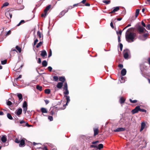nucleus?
<instances>
[{
    "label": "nucleus",
    "mask_w": 150,
    "mask_h": 150,
    "mask_svg": "<svg viewBox=\"0 0 150 150\" xmlns=\"http://www.w3.org/2000/svg\"><path fill=\"white\" fill-rule=\"evenodd\" d=\"M134 28H131L128 29L127 32H129L128 33H126L125 37L126 40L129 42H133L134 38L136 35V34L133 32L134 31Z\"/></svg>",
    "instance_id": "nucleus-1"
},
{
    "label": "nucleus",
    "mask_w": 150,
    "mask_h": 150,
    "mask_svg": "<svg viewBox=\"0 0 150 150\" xmlns=\"http://www.w3.org/2000/svg\"><path fill=\"white\" fill-rule=\"evenodd\" d=\"M25 139H19V138H16L14 142L17 143H19V146L20 147H23L25 146Z\"/></svg>",
    "instance_id": "nucleus-2"
},
{
    "label": "nucleus",
    "mask_w": 150,
    "mask_h": 150,
    "mask_svg": "<svg viewBox=\"0 0 150 150\" xmlns=\"http://www.w3.org/2000/svg\"><path fill=\"white\" fill-rule=\"evenodd\" d=\"M136 29L137 31L140 34L145 33L146 32H148V31L140 25L138 26L137 27Z\"/></svg>",
    "instance_id": "nucleus-3"
},
{
    "label": "nucleus",
    "mask_w": 150,
    "mask_h": 150,
    "mask_svg": "<svg viewBox=\"0 0 150 150\" xmlns=\"http://www.w3.org/2000/svg\"><path fill=\"white\" fill-rule=\"evenodd\" d=\"M130 53L129 50L127 49L124 50L123 52V56L125 59H127L129 56V54Z\"/></svg>",
    "instance_id": "nucleus-4"
},
{
    "label": "nucleus",
    "mask_w": 150,
    "mask_h": 150,
    "mask_svg": "<svg viewBox=\"0 0 150 150\" xmlns=\"http://www.w3.org/2000/svg\"><path fill=\"white\" fill-rule=\"evenodd\" d=\"M103 145L101 144H99L98 146L96 145H91L90 146V147L91 148H96L99 150H101L103 148Z\"/></svg>",
    "instance_id": "nucleus-5"
},
{
    "label": "nucleus",
    "mask_w": 150,
    "mask_h": 150,
    "mask_svg": "<svg viewBox=\"0 0 150 150\" xmlns=\"http://www.w3.org/2000/svg\"><path fill=\"white\" fill-rule=\"evenodd\" d=\"M63 88L64 90L65 91L64 92V94L65 95H68L69 94V92L68 90L67 84V82L64 83Z\"/></svg>",
    "instance_id": "nucleus-6"
},
{
    "label": "nucleus",
    "mask_w": 150,
    "mask_h": 150,
    "mask_svg": "<svg viewBox=\"0 0 150 150\" xmlns=\"http://www.w3.org/2000/svg\"><path fill=\"white\" fill-rule=\"evenodd\" d=\"M140 109V106H137L134 109L132 110V114H134L138 113Z\"/></svg>",
    "instance_id": "nucleus-7"
},
{
    "label": "nucleus",
    "mask_w": 150,
    "mask_h": 150,
    "mask_svg": "<svg viewBox=\"0 0 150 150\" xmlns=\"http://www.w3.org/2000/svg\"><path fill=\"white\" fill-rule=\"evenodd\" d=\"M41 54V55L43 59H45L46 58L45 57L47 56V54L46 51L45 50L42 51Z\"/></svg>",
    "instance_id": "nucleus-8"
},
{
    "label": "nucleus",
    "mask_w": 150,
    "mask_h": 150,
    "mask_svg": "<svg viewBox=\"0 0 150 150\" xmlns=\"http://www.w3.org/2000/svg\"><path fill=\"white\" fill-rule=\"evenodd\" d=\"M93 130L94 131V136H95L99 133V131L98 127L96 128H93Z\"/></svg>",
    "instance_id": "nucleus-9"
},
{
    "label": "nucleus",
    "mask_w": 150,
    "mask_h": 150,
    "mask_svg": "<svg viewBox=\"0 0 150 150\" xmlns=\"http://www.w3.org/2000/svg\"><path fill=\"white\" fill-rule=\"evenodd\" d=\"M125 130V128L122 127L118 128L117 129H114V131L115 132H118L124 131Z\"/></svg>",
    "instance_id": "nucleus-10"
},
{
    "label": "nucleus",
    "mask_w": 150,
    "mask_h": 150,
    "mask_svg": "<svg viewBox=\"0 0 150 150\" xmlns=\"http://www.w3.org/2000/svg\"><path fill=\"white\" fill-rule=\"evenodd\" d=\"M120 9L119 7L117 6L114 8L113 10L110 12L109 13H112L115 12L116 11H118Z\"/></svg>",
    "instance_id": "nucleus-11"
},
{
    "label": "nucleus",
    "mask_w": 150,
    "mask_h": 150,
    "mask_svg": "<svg viewBox=\"0 0 150 150\" xmlns=\"http://www.w3.org/2000/svg\"><path fill=\"white\" fill-rule=\"evenodd\" d=\"M59 81H61V82L63 83L66 81V79L64 76H60L59 78Z\"/></svg>",
    "instance_id": "nucleus-12"
},
{
    "label": "nucleus",
    "mask_w": 150,
    "mask_h": 150,
    "mask_svg": "<svg viewBox=\"0 0 150 150\" xmlns=\"http://www.w3.org/2000/svg\"><path fill=\"white\" fill-rule=\"evenodd\" d=\"M63 86V83L61 82L58 83L56 86L59 89L61 88Z\"/></svg>",
    "instance_id": "nucleus-13"
},
{
    "label": "nucleus",
    "mask_w": 150,
    "mask_h": 150,
    "mask_svg": "<svg viewBox=\"0 0 150 150\" xmlns=\"http://www.w3.org/2000/svg\"><path fill=\"white\" fill-rule=\"evenodd\" d=\"M68 10V9L67 10H64L62 11L60 13L59 16L60 17H62L64 15L65 13L67 12Z\"/></svg>",
    "instance_id": "nucleus-14"
},
{
    "label": "nucleus",
    "mask_w": 150,
    "mask_h": 150,
    "mask_svg": "<svg viewBox=\"0 0 150 150\" xmlns=\"http://www.w3.org/2000/svg\"><path fill=\"white\" fill-rule=\"evenodd\" d=\"M17 96L18 98L19 101H20V102H21L23 100L22 95V94L21 93H18L17 94Z\"/></svg>",
    "instance_id": "nucleus-15"
},
{
    "label": "nucleus",
    "mask_w": 150,
    "mask_h": 150,
    "mask_svg": "<svg viewBox=\"0 0 150 150\" xmlns=\"http://www.w3.org/2000/svg\"><path fill=\"white\" fill-rule=\"evenodd\" d=\"M51 5H49L48 6H47L45 9L44 11V13H47L48 11L49 10V9L51 7Z\"/></svg>",
    "instance_id": "nucleus-16"
},
{
    "label": "nucleus",
    "mask_w": 150,
    "mask_h": 150,
    "mask_svg": "<svg viewBox=\"0 0 150 150\" xmlns=\"http://www.w3.org/2000/svg\"><path fill=\"white\" fill-rule=\"evenodd\" d=\"M126 70L125 69H123L121 70V74L123 76H124L126 74Z\"/></svg>",
    "instance_id": "nucleus-17"
},
{
    "label": "nucleus",
    "mask_w": 150,
    "mask_h": 150,
    "mask_svg": "<svg viewBox=\"0 0 150 150\" xmlns=\"http://www.w3.org/2000/svg\"><path fill=\"white\" fill-rule=\"evenodd\" d=\"M22 112V109L21 108H19L17 110L16 112V114L18 115H21Z\"/></svg>",
    "instance_id": "nucleus-18"
},
{
    "label": "nucleus",
    "mask_w": 150,
    "mask_h": 150,
    "mask_svg": "<svg viewBox=\"0 0 150 150\" xmlns=\"http://www.w3.org/2000/svg\"><path fill=\"white\" fill-rule=\"evenodd\" d=\"M1 140L2 142H5L7 141L6 137L5 135L3 136L1 138Z\"/></svg>",
    "instance_id": "nucleus-19"
},
{
    "label": "nucleus",
    "mask_w": 150,
    "mask_h": 150,
    "mask_svg": "<svg viewBox=\"0 0 150 150\" xmlns=\"http://www.w3.org/2000/svg\"><path fill=\"white\" fill-rule=\"evenodd\" d=\"M65 97H66V98L67 100L66 105H67L68 103L70 101V97L69 96L67 95H65Z\"/></svg>",
    "instance_id": "nucleus-20"
},
{
    "label": "nucleus",
    "mask_w": 150,
    "mask_h": 150,
    "mask_svg": "<svg viewBox=\"0 0 150 150\" xmlns=\"http://www.w3.org/2000/svg\"><path fill=\"white\" fill-rule=\"evenodd\" d=\"M40 110L42 113H47V109L44 108H42Z\"/></svg>",
    "instance_id": "nucleus-21"
},
{
    "label": "nucleus",
    "mask_w": 150,
    "mask_h": 150,
    "mask_svg": "<svg viewBox=\"0 0 150 150\" xmlns=\"http://www.w3.org/2000/svg\"><path fill=\"white\" fill-rule=\"evenodd\" d=\"M145 126V124L144 122H142L141 124V128L140 130V131H141L144 129Z\"/></svg>",
    "instance_id": "nucleus-22"
},
{
    "label": "nucleus",
    "mask_w": 150,
    "mask_h": 150,
    "mask_svg": "<svg viewBox=\"0 0 150 150\" xmlns=\"http://www.w3.org/2000/svg\"><path fill=\"white\" fill-rule=\"evenodd\" d=\"M42 65L44 67H46L47 65V63L46 61L44 60L42 62Z\"/></svg>",
    "instance_id": "nucleus-23"
},
{
    "label": "nucleus",
    "mask_w": 150,
    "mask_h": 150,
    "mask_svg": "<svg viewBox=\"0 0 150 150\" xmlns=\"http://www.w3.org/2000/svg\"><path fill=\"white\" fill-rule=\"evenodd\" d=\"M125 99L122 97H121L120 99V102L122 104L124 103L125 101Z\"/></svg>",
    "instance_id": "nucleus-24"
},
{
    "label": "nucleus",
    "mask_w": 150,
    "mask_h": 150,
    "mask_svg": "<svg viewBox=\"0 0 150 150\" xmlns=\"http://www.w3.org/2000/svg\"><path fill=\"white\" fill-rule=\"evenodd\" d=\"M137 17V16H136V15H135V16H132L130 19V21L132 22V21L136 19Z\"/></svg>",
    "instance_id": "nucleus-25"
},
{
    "label": "nucleus",
    "mask_w": 150,
    "mask_h": 150,
    "mask_svg": "<svg viewBox=\"0 0 150 150\" xmlns=\"http://www.w3.org/2000/svg\"><path fill=\"white\" fill-rule=\"evenodd\" d=\"M36 89L41 91L42 90V86H40L39 85H37L36 86Z\"/></svg>",
    "instance_id": "nucleus-26"
},
{
    "label": "nucleus",
    "mask_w": 150,
    "mask_h": 150,
    "mask_svg": "<svg viewBox=\"0 0 150 150\" xmlns=\"http://www.w3.org/2000/svg\"><path fill=\"white\" fill-rule=\"evenodd\" d=\"M7 117L10 120H11L13 119V118L11 115L10 113H7Z\"/></svg>",
    "instance_id": "nucleus-27"
},
{
    "label": "nucleus",
    "mask_w": 150,
    "mask_h": 150,
    "mask_svg": "<svg viewBox=\"0 0 150 150\" xmlns=\"http://www.w3.org/2000/svg\"><path fill=\"white\" fill-rule=\"evenodd\" d=\"M8 14H9V16H10V18H11L12 16V14L8 11L6 13L5 15L7 17H8Z\"/></svg>",
    "instance_id": "nucleus-28"
},
{
    "label": "nucleus",
    "mask_w": 150,
    "mask_h": 150,
    "mask_svg": "<svg viewBox=\"0 0 150 150\" xmlns=\"http://www.w3.org/2000/svg\"><path fill=\"white\" fill-rule=\"evenodd\" d=\"M53 80L54 81H57L58 80L59 78L57 76H54L53 77Z\"/></svg>",
    "instance_id": "nucleus-29"
},
{
    "label": "nucleus",
    "mask_w": 150,
    "mask_h": 150,
    "mask_svg": "<svg viewBox=\"0 0 150 150\" xmlns=\"http://www.w3.org/2000/svg\"><path fill=\"white\" fill-rule=\"evenodd\" d=\"M50 91L49 89H46L45 90V92L47 94H49L50 93Z\"/></svg>",
    "instance_id": "nucleus-30"
},
{
    "label": "nucleus",
    "mask_w": 150,
    "mask_h": 150,
    "mask_svg": "<svg viewBox=\"0 0 150 150\" xmlns=\"http://www.w3.org/2000/svg\"><path fill=\"white\" fill-rule=\"evenodd\" d=\"M16 48L19 52H21V49L20 47H18V46H16Z\"/></svg>",
    "instance_id": "nucleus-31"
},
{
    "label": "nucleus",
    "mask_w": 150,
    "mask_h": 150,
    "mask_svg": "<svg viewBox=\"0 0 150 150\" xmlns=\"http://www.w3.org/2000/svg\"><path fill=\"white\" fill-rule=\"evenodd\" d=\"M27 107V103L26 101H24L23 104V108Z\"/></svg>",
    "instance_id": "nucleus-32"
},
{
    "label": "nucleus",
    "mask_w": 150,
    "mask_h": 150,
    "mask_svg": "<svg viewBox=\"0 0 150 150\" xmlns=\"http://www.w3.org/2000/svg\"><path fill=\"white\" fill-rule=\"evenodd\" d=\"M103 2L104 3H105L107 4H109L110 2V0L108 1L104 0L103 1Z\"/></svg>",
    "instance_id": "nucleus-33"
},
{
    "label": "nucleus",
    "mask_w": 150,
    "mask_h": 150,
    "mask_svg": "<svg viewBox=\"0 0 150 150\" xmlns=\"http://www.w3.org/2000/svg\"><path fill=\"white\" fill-rule=\"evenodd\" d=\"M42 44V42H40L37 45L36 47L37 48H38Z\"/></svg>",
    "instance_id": "nucleus-34"
},
{
    "label": "nucleus",
    "mask_w": 150,
    "mask_h": 150,
    "mask_svg": "<svg viewBox=\"0 0 150 150\" xmlns=\"http://www.w3.org/2000/svg\"><path fill=\"white\" fill-rule=\"evenodd\" d=\"M139 12V9H137L136 10L135 13V15L136 16H138Z\"/></svg>",
    "instance_id": "nucleus-35"
},
{
    "label": "nucleus",
    "mask_w": 150,
    "mask_h": 150,
    "mask_svg": "<svg viewBox=\"0 0 150 150\" xmlns=\"http://www.w3.org/2000/svg\"><path fill=\"white\" fill-rule=\"evenodd\" d=\"M7 59H5L3 61H1V64L4 65L5 64L7 63Z\"/></svg>",
    "instance_id": "nucleus-36"
},
{
    "label": "nucleus",
    "mask_w": 150,
    "mask_h": 150,
    "mask_svg": "<svg viewBox=\"0 0 150 150\" xmlns=\"http://www.w3.org/2000/svg\"><path fill=\"white\" fill-rule=\"evenodd\" d=\"M8 5H9L8 3L7 2H5L3 4L1 7L3 8L4 7L7 6H8Z\"/></svg>",
    "instance_id": "nucleus-37"
},
{
    "label": "nucleus",
    "mask_w": 150,
    "mask_h": 150,
    "mask_svg": "<svg viewBox=\"0 0 150 150\" xmlns=\"http://www.w3.org/2000/svg\"><path fill=\"white\" fill-rule=\"evenodd\" d=\"M25 22V21L24 20H21L19 23L17 25V26H20L22 23H24Z\"/></svg>",
    "instance_id": "nucleus-38"
},
{
    "label": "nucleus",
    "mask_w": 150,
    "mask_h": 150,
    "mask_svg": "<svg viewBox=\"0 0 150 150\" xmlns=\"http://www.w3.org/2000/svg\"><path fill=\"white\" fill-rule=\"evenodd\" d=\"M129 101L131 103H136L137 102V100H132L131 99H129Z\"/></svg>",
    "instance_id": "nucleus-39"
},
{
    "label": "nucleus",
    "mask_w": 150,
    "mask_h": 150,
    "mask_svg": "<svg viewBox=\"0 0 150 150\" xmlns=\"http://www.w3.org/2000/svg\"><path fill=\"white\" fill-rule=\"evenodd\" d=\"M37 35L38 36L40 39L41 38V34L40 32L39 31H38L37 32Z\"/></svg>",
    "instance_id": "nucleus-40"
},
{
    "label": "nucleus",
    "mask_w": 150,
    "mask_h": 150,
    "mask_svg": "<svg viewBox=\"0 0 150 150\" xmlns=\"http://www.w3.org/2000/svg\"><path fill=\"white\" fill-rule=\"evenodd\" d=\"M149 35V33H148V32H147L146 33H145V34H144L143 35V37H144V38H145L147 37Z\"/></svg>",
    "instance_id": "nucleus-41"
},
{
    "label": "nucleus",
    "mask_w": 150,
    "mask_h": 150,
    "mask_svg": "<svg viewBox=\"0 0 150 150\" xmlns=\"http://www.w3.org/2000/svg\"><path fill=\"white\" fill-rule=\"evenodd\" d=\"M119 47H120V50L121 51H122V47H123L122 44L121 43H120Z\"/></svg>",
    "instance_id": "nucleus-42"
},
{
    "label": "nucleus",
    "mask_w": 150,
    "mask_h": 150,
    "mask_svg": "<svg viewBox=\"0 0 150 150\" xmlns=\"http://www.w3.org/2000/svg\"><path fill=\"white\" fill-rule=\"evenodd\" d=\"M48 119L50 121H52L53 120V118L52 116H50L48 117Z\"/></svg>",
    "instance_id": "nucleus-43"
},
{
    "label": "nucleus",
    "mask_w": 150,
    "mask_h": 150,
    "mask_svg": "<svg viewBox=\"0 0 150 150\" xmlns=\"http://www.w3.org/2000/svg\"><path fill=\"white\" fill-rule=\"evenodd\" d=\"M121 83H124L125 81V79L124 77H122L121 78Z\"/></svg>",
    "instance_id": "nucleus-44"
},
{
    "label": "nucleus",
    "mask_w": 150,
    "mask_h": 150,
    "mask_svg": "<svg viewBox=\"0 0 150 150\" xmlns=\"http://www.w3.org/2000/svg\"><path fill=\"white\" fill-rule=\"evenodd\" d=\"M12 104V102L10 101H8L7 103V105L8 106H10Z\"/></svg>",
    "instance_id": "nucleus-45"
},
{
    "label": "nucleus",
    "mask_w": 150,
    "mask_h": 150,
    "mask_svg": "<svg viewBox=\"0 0 150 150\" xmlns=\"http://www.w3.org/2000/svg\"><path fill=\"white\" fill-rule=\"evenodd\" d=\"M23 108V111L24 112V113H25L26 112V111L27 110V107H24Z\"/></svg>",
    "instance_id": "nucleus-46"
},
{
    "label": "nucleus",
    "mask_w": 150,
    "mask_h": 150,
    "mask_svg": "<svg viewBox=\"0 0 150 150\" xmlns=\"http://www.w3.org/2000/svg\"><path fill=\"white\" fill-rule=\"evenodd\" d=\"M38 41V40L37 39H35V40L34 41V44H33V46L35 45L37 43Z\"/></svg>",
    "instance_id": "nucleus-47"
},
{
    "label": "nucleus",
    "mask_w": 150,
    "mask_h": 150,
    "mask_svg": "<svg viewBox=\"0 0 150 150\" xmlns=\"http://www.w3.org/2000/svg\"><path fill=\"white\" fill-rule=\"evenodd\" d=\"M145 27L147 30H150V24H148Z\"/></svg>",
    "instance_id": "nucleus-48"
},
{
    "label": "nucleus",
    "mask_w": 150,
    "mask_h": 150,
    "mask_svg": "<svg viewBox=\"0 0 150 150\" xmlns=\"http://www.w3.org/2000/svg\"><path fill=\"white\" fill-rule=\"evenodd\" d=\"M52 55V50L51 49H50V51L49 53V54L48 57H49V58L50 57H51V56Z\"/></svg>",
    "instance_id": "nucleus-49"
},
{
    "label": "nucleus",
    "mask_w": 150,
    "mask_h": 150,
    "mask_svg": "<svg viewBox=\"0 0 150 150\" xmlns=\"http://www.w3.org/2000/svg\"><path fill=\"white\" fill-rule=\"evenodd\" d=\"M139 111L142 112H146V110L143 109H141L140 108V109H139Z\"/></svg>",
    "instance_id": "nucleus-50"
},
{
    "label": "nucleus",
    "mask_w": 150,
    "mask_h": 150,
    "mask_svg": "<svg viewBox=\"0 0 150 150\" xmlns=\"http://www.w3.org/2000/svg\"><path fill=\"white\" fill-rule=\"evenodd\" d=\"M118 67H119L120 69H121L123 68V65L122 64H119L118 66Z\"/></svg>",
    "instance_id": "nucleus-51"
},
{
    "label": "nucleus",
    "mask_w": 150,
    "mask_h": 150,
    "mask_svg": "<svg viewBox=\"0 0 150 150\" xmlns=\"http://www.w3.org/2000/svg\"><path fill=\"white\" fill-rule=\"evenodd\" d=\"M99 142V141H94L92 142V144H93V145H94V144H96V143H98Z\"/></svg>",
    "instance_id": "nucleus-52"
},
{
    "label": "nucleus",
    "mask_w": 150,
    "mask_h": 150,
    "mask_svg": "<svg viewBox=\"0 0 150 150\" xmlns=\"http://www.w3.org/2000/svg\"><path fill=\"white\" fill-rule=\"evenodd\" d=\"M54 109H53V110H52L50 111V114L52 115H53L54 114Z\"/></svg>",
    "instance_id": "nucleus-53"
},
{
    "label": "nucleus",
    "mask_w": 150,
    "mask_h": 150,
    "mask_svg": "<svg viewBox=\"0 0 150 150\" xmlns=\"http://www.w3.org/2000/svg\"><path fill=\"white\" fill-rule=\"evenodd\" d=\"M11 33V30H9L8 32H7L6 34V36L10 34Z\"/></svg>",
    "instance_id": "nucleus-54"
},
{
    "label": "nucleus",
    "mask_w": 150,
    "mask_h": 150,
    "mask_svg": "<svg viewBox=\"0 0 150 150\" xmlns=\"http://www.w3.org/2000/svg\"><path fill=\"white\" fill-rule=\"evenodd\" d=\"M122 31L121 30H120V31H119L118 32H117V34H120V35H121L122 34Z\"/></svg>",
    "instance_id": "nucleus-55"
},
{
    "label": "nucleus",
    "mask_w": 150,
    "mask_h": 150,
    "mask_svg": "<svg viewBox=\"0 0 150 150\" xmlns=\"http://www.w3.org/2000/svg\"><path fill=\"white\" fill-rule=\"evenodd\" d=\"M141 24H142V25H143V27H146V25L143 21H142Z\"/></svg>",
    "instance_id": "nucleus-56"
},
{
    "label": "nucleus",
    "mask_w": 150,
    "mask_h": 150,
    "mask_svg": "<svg viewBox=\"0 0 150 150\" xmlns=\"http://www.w3.org/2000/svg\"><path fill=\"white\" fill-rule=\"evenodd\" d=\"M48 69L49 71L51 72L52 71V68L51 67L49 66L48 67Z\"/></svg>",
    "instance_id": "nucleus-57"
},
{
    "label": "nucleus",
    "mask_w": 150,
    "mask_h": 150,
    "mask_svg": "<svg viewBox=\"0 0 150 150\" xmlns=\"http://www.w3.org/2000/svg\"><path fill=\"white\" fill-rule=\"evenodd\" d=\"M23 126H27L28 127H29L30 126V125H29L28 123L27 122H25V124H24L23 125Z\"/></svg>",
    "instance_id": "nucleus-58"
},
{
    "label": "nucleus",
    "mask_w": 150,
    "mask_h": 150,
    "mask_svg": "<svg viewBox=\"0 0 150 150\" xmlns=\"http://www.w3.org/2000/svg\"><path fill=\"white\" fill-rule=\"evenodd\" d=\"M47 13H42L41 15V17H45L47 15Z\"/></svg>",
    "instance_id": "nucleus-59"
},
{
    "label": "nucleus",
    "mask_w": 150,
    "mask_h": 150,
    "mask_svg": "<svg viewBox=\"0 0 150 150\" xmlns=\"http://www.w3.org/2000/svg\"><path fill=\"white\" fill-rule=\"evenodd\" d=\"M67 105L66 104L64 105H63V106L64 107V108H60L59 109V110H61L62 109H64L65 108V106Z\"/></svg>",
    "instance_id": "nucleus-60"
},
{
    "label": "nucleus",
    "mask_w": 150,
    "mask_h": 150,
    "mask_svg": "<svg viewBox=\"0 0 150 150\" xmlns=\"http://www.w3.org/2000/svg\"><path fill=\"white\" fill-rule=\"evenodd\" d=\"M110 25L111 27L112 28H114V25H113V23L112 22H111L110 23Z\"/></svg>",
    "instance_id": "nucleus-61"
},
{
    "label": "nucleus",
    "mask_w": 150,
    "mask_h": 150,
    "mask_svg": "<svg viewBox=\"0 0 150 150\" xmlns=\"http://www.w3.org/2000/svg\"><path fill=\"white\" fill-rule=\"evenodd\" d=\"M41 62V59L40 58L38 59V63L39 64H40Z\"/></svg>",
    "instance_id": "nucleus-62"
},
{
    "label": "nucleus",
    "mask_w": 150,
    "mask_h": 150,
    "mask_svg": "<svg viewBox=\"0 0 150 150\" xmlns=\"http://www.w3.org/2000/svg\"><path fill=\"white\" fill-rule=\"evenodd\" d=\"M118 41L119 42H120L121 41L120 40V36H118Z\"/></svg>",
    "instance_id": "nucleus-63"
},
{
    "label": "nucleus",
    "mask_w": 150,
    "mask_h": 150,
    "mask_svg": "<svg viewBox=\"0 0 150 150\" xmlns=\"http://www.w3.org/2000/svg\"><path fill=\"white\" fill-rule=\"evenodd\" d=\"M45 101L46 104H48L49 102V101L48 100H45Z\"/></svg>",
    "instance_id": "nucleus-64"
}]
</instances>
